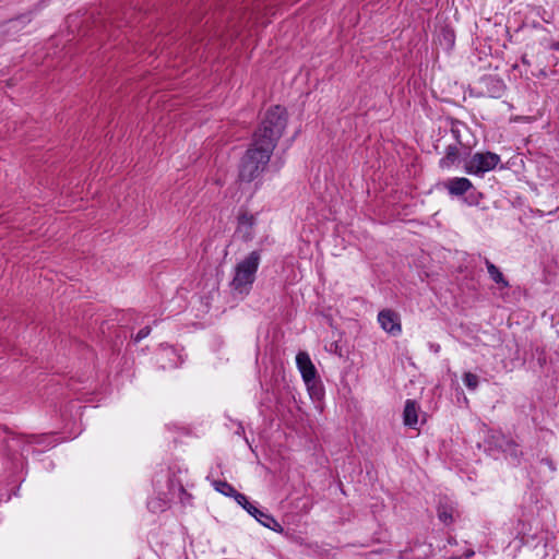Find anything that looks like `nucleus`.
<instances>
[{
  "instance_id": "obj_5",
  "label": "nucleus",
  "mask_w": 559,
  "mask_h": 559,
  "mask_svg": "<svg viewBox=\"0 0 559 559\" xmlns=\"http://www.w3.org/2000/svg\"><path fill=\"white\" fill-rule=\"evenodd\" d=\"M378 322L385 332L393 336L399 335L402 331L400 316L391 309L381 310L378 314Z\"/></svg>"
},
{
  "instance_id": "obj_2",
  "label": "nucleus",
  "mask_w": 559,
  "mask_h": 559,
  "mask_svg": "<svg viewBox=\"0 0 559 559\" xmlns=\"http://www.w3.org/2000/svg\"><path fill=\"white\" fill-rule=\"evenodd\" d=\"M261 258V250H252L235 264L229 284L235 295H249L257 278Z\"/></svg>"
},
{
  "instance_id": "obj_15",
  "label": "nucleus",
  "mask_w": 559,
  "mask_h": 559,
  "mask_svg": "<svg viewBox=\"0 0 559 559\" xmlns=\"http://www.w3.org/2000/svg\"><path fill=\"white\" fill-rule=\"evenodd\" d=\"M463 382L469 390L474 391L478 386V376L472 372H465L463 376Z\"/></svg>"
},
{
  "instance_id": "obj_16",
  "label": "nucleus",
  "mask_w": 559,
  "mask_h": 559,
  "mask_svg": "<svg viewBox=\"0 0 559 559\" xmlns=\"http://www.w3.org/2000/svg\"><path fill=\"white\" fill-rule=\"evenodd\" d=\"M233 498H234V499L236 500V502H237L239 506H241L243 509L248 508V506H249V503H250V502L248 501L247 497H246L245 495H242V493L238 492V491L236 492V495H235Z\"/></svg>"
},
{
  "instance_id": "obj_17",
  "label": "nucleus",
  "mask_w": 559,
  "mask_h": 559,
  "mask_svg": "<svg viewBox=\"0 0 559 559\" xmlns=\"http://www.w3.org/2000/svg\"><path fill=\"white\" fill-rule=\"evenodd\" d=\"M151 333V328L150 326H144L142 328L138 333H136V336H135V341L136 342H140L141 340L145 338L146 336H148V334Z\"/></svg>"
},
{
  "instance_id": "obj_4",
  "label": "nucleus",
  "mask_w": 559,
  "mask_h": 559,
  "mask_svg": "<svg viewBox=\"0 0 559 559\" xmlns=\"http://www.w3.org/2000/svg\"><path fill=\"white\" fill-rule=\"evenodd\" d=\"M257 216L247 210H240L237 215L235 236L243 242L252 241L255 237Z\"/></svg>"
},
{
  "instance_id": "obj_18",
  "label": "nucleus",
  "mask_w": 559,
  "mask_h": 559,
  "mask_svg": "<svg viewBox=\"0 0 559 559\" xmlns=\"http://www.w3.org/2000/svg\"><path fill=\"white\" fill-rule=\"evenodd\" d=\"M249 514H251L254 519L258 518L259 515V512L261 510H259L257 507H254L252 503H249L248 508L245 509Z\"/></svg>"
},
{
  "instance_id": "obj_19",
  "label": "nucleus",
  "mask_w": 559,
  "mask_h": 559,
  "mask_svg": "<svg viewBox=\"0 0 559 559\" xmlns=\"http://www.w3.org/2000/svg\"><path fill=\"white\" fill-rule=\"evenodd\" d=\"M518 445L510 441V442H507V448L504 449V451H510V453L514 456H518V450H516Z\"/></svg>"
},
{
  "instance_id": "obj_14",
  "label": "nucleus",
  "mask_w": 559,
  "mask_h": 559,
  "mask_svg": "<svg viewBox=\"0 0 559 559\" xmlns=\"http://www.w3.org/2000/svg\"><path fill=\"white\" fill-rule=\"evenodd\" d=\"M215 490L227 497H234L237 490L227 481L215 480L213 483Z\"/></svg>"
},
{
  "instance_id": "obj_6",
  "label": "nucleus",
  "mask_w": 559,
  "mask_h": 559,
  "mask_svg": "<svg viewBox=\"0 0 559 559\" xmlns=\"http://www.w3.org/2000/svg\"><path fill=\"white\" fill-rule=\"evenodd\" d=\"M296 364L301 373L305 383L310 386L314 382L317 370L310 356L306 352H300L296 356Z\"/></svg>"
},
{
  "instance_id": "obj_9",
  "label": "nucleus",
  "mask_w": 559,
  "mask_h": 559,
  "mask_svg": "<svg viewBox=\"0 0 559 559\" xmlns=\"http://www.w3.org/2000/svg\"><path fill=\"white\" fill-rule=\"evenodd\" d=\"M455 511L453 503L445 499L439 502L438 518L443 524L449 525L454 521Z\"/></svg>"
},
{
  "instance_id": "obj_7",
  "label": "nucleus",
  "mask_w": 559,
  "mask_h": 559,
  "mask_svg": "<svg viewBox=\"0 0 559 559\" xmlns=\"http://www.w3.org/2000/svg\"><path fill=\"white\" fill-rule=\"evenodd\" d=\"M445 187L450 194L452 195H463L466 193L472 187V182L467 178H452L447 183Z\"/></svg>"
},
{
  "instance_id": "obj_10",
  "label": "nucleus",
  "mask_w": 559,
  "mask_h": 559,
  "mask_svg": "<svg viewBox=\"0 0 559 559\" xmlns=\"http://www.w3.org/2000/svg\"><path fill=\"white\" fill-rule=\"evenodd\" d=\"M487 86V93L490 97H501L504 92L503 81L497 78L489 76L484 80Z\"/></svg>"
},
{
  "instance_id": "obj_20",
  "label": "nucleus",
  "mask_w": 559,
  "mask_h": 559,
  "mask_svg": "<svg viewBox=\"0 0 559 559\" xmlns=\"http://www.w3.org/2000/svg\"><path fill=\"white\" fill-rule=\"evenodd\" d=\"M433 350H435V353H438L440 350V345L433 346Z\"/></svg>"
},
{
  "instance_id": "obj_12",
  "label": "nucleus",
  "mask_w": 559,
  "mask_h": 559,
  "mask_svg": "<svg viewBox=\"0 0 559 559\" xmlns=\"http://www.w3.org/2000/svg\"><path fill=\"white\" fill-rule=\"evenodd\" d=\"M255 520L259 521L263 526L275 532L282 530L281 524L272 515L264 513L263 511L259 512V515Z\"/></svg>"
},
{
  "instance_id": "obj_3",
  "label": "nucleus",
  "mask_w": 559,
  "mask_h": 559,
  "mask_svg": "<svg viewBox=\"0 0 559 559\" xmlns=\"http://www.w3.org/2000/svg\"><path fill=\"white\" fill-rule=\"evenodd\" d=\"M500 162V156L491 153H475L464 163V170L469 175H483L492 170Z\"/></svg>"
},
{
  "instance_id": "obj_1",
  "label": "nucleus",
  "mask_w": 559,
  "mask_h": 559,
  "mask_svg": "<svg viewBox=\"0 0 559 559\" xmlns=\"http://www.w3.org/2000/svg\"><path fill=\"white\" fill-rule=\"evenodd\" d=\"M286 110L281 106L270 108L260 128L253 135L252 145L241 159L239 178L241 181L252 182L266 169L277 140L286 128Z\"/></svg>"
},
{
  "instance_id": "obj_8",
  "label": "nucleus",
  "mask_w": 559,
  "mask_h": 559,
  "mask_svg": "<svg viewBox=\"0 0 559 559\" xmlns=\"http://www.w3.org/2000/svg\"><path fill=\"white\" fill-rule=\"evenodd\" d=\"M418 411H419V406L417 405L416 401L407 400L405 402L404 412H403V420L406 426L414 428L417 425Z\"/></svg>"
},
{
  "instance_id": "obj_13",
  "label": "nucleus",
  "mask_w": 559,
  "mask_h": 559,
  "mask_svg": "<svg viewBox=\"0 0 559 559\" xmlns=\"http://www.w3.org/2000/svg\"><path fill=\"white\" fill-rule=\"evenodd\" d=\"M459 158V150L456 146H448L445 156L441 158L440 166L443 168H449L451 165L455 163Z\"/></svg>"
},
{
  "instance_id": "obj_11",
  "label": "nucleus",
  "mask_w": 559,
  "mask_h": 559,
  "mask_svg": "<svg viewBox=\"0 0 559 559\" xmlns=\"http://www.w3.org/2000/svg\"><path fill=\"white\" fill-rule=\"evenodd\" d=\"M485 263H486L487 271H488L491 280L495 283L502 285V287H508L509 283L504 280V277H503L502 273L499 271V269L493 263H491L488 259H486Z\"/></svg>"
}]
</instances>
